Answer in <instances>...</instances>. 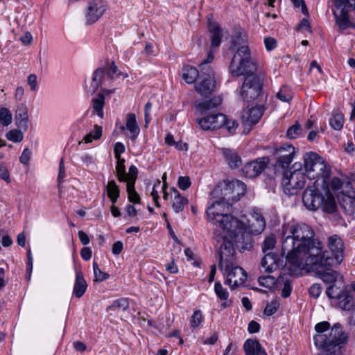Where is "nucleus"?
<instances>
[{"mask_svg": "<svg viewBox=\"0 0 355 355\" xmlns=\"http://www.w3.org/2000/svg\"><path fill=\"white\" fill-rule=\"evenodd\" d=\"M28 108L25 105L21 104L15 111V123L19 129L26 132L28 128Z\"/></svg>", "mask_w": 355, "mask_h": 355, "instance_id": "16", "label": "nucleus"}, {"mask_svg": "<svg viewBox=\"0 0 355 355\" xmlns=\"http://www.w3.org/2000/svg\"><path fill=\"white\" fill-rule=\"evenodd\" d=\"M173 198L172 199V207L177 213L182 211L188 203L187 198L182 196L180 192L175 188L172 189Z\"/></svg>", "mask_w": 355, "mask_h": 355, "instance_id": "25", "label": "nucleus"}, {"mask_svg": "<svg viewBox=\"0 0 355 355\" xmlns=\"http://www.w3.org/2000/svg\"><path fill=\"white\" fill-rule=\"evenodd\" d=\"M302 128L298 123H296L287 130V137L290 139H295L300 136Z\"/></svg>", "mask_w": 355, "mask_h": 355, "instance_id": "54", "label": "nucleus"}, {"mask_svg": "<svg viewBox=\"0 0 355 355\" xmlns=\"http://www.w3.org/2000/svg\"><path fill=\"white\" fill-rule=\"evenodd\" d=\"M11 112L6 107L0 109V123L3 126H8L12 123Z\"/></svg>", "mask_w": 355, "mask_h": 355, "instance_id": "41", "label": "nucleus"}, {"mask_svg": "<svg viewBox=\"0 0 355 355\" xmlns=\"http://www.w3.org/2000/svg\"><path fill=\"white\" fill-rule=\"evenodd\" d=\"M278 307V303L277 302H272L266 306L264 313L268 316L272 315L277 311Z\"/></svg>", "mask_w": 355, "mask_h": 355, "instance_id": "60", "label": "nucleus"}, {"mask_svg": "<svg viewBox=\"0 0 355 355\" xmlns=\"http://www.w3.org/2000/svg\"><path fill=\"white\" fill-rule=\"evenodd\" d=\"M94 274L96 281L103 282L109 277V275L103 272L96 262L93 263Z\"/></svg>", "mask_w": 355, "mask_h": 355, "instance_id": "53", "label": "nucleus"}, {"mask_svg": "<svg viewBox=\"0 0 355 355\" xmlns=\"http://www.w3.org/2000/svg\"><path fill=\"white\" fill-rule=\"evenodd\" d=\"M213 123L210 124L214 130L223 127L226 121V116L221 113L212 114Z\"/></svg>", "mask_w": 355, "mask_h": 355, "instance_id": "43", "label": "nucleus"}, {"mask_svg": "<svg viewBox=\"0 0 355 355\" xmlns=\"http://www.w3.org/2000/svg\"><path fill=\"white\" fill-rule=\"evenodd\" d=\"M318 180H315L312 185H309L304 190L302 201L309 210L315 211L321 208L327 213L336 211V205L334 198L329 189V183L322 184L323 193L318 189Z\"/></svg>", "mask_w": 355, "mask_h": 355, "instance_id": "4", "label": "nucleus"}, {"mask_svg": "<svg viewBox=\"0 0 355 355\" xmlns=\"http://www.w3.org/2000/svg\"><path fill=\"white\" fill-rule=\"evenodd\" d=\"M336 24L341 29H346L350 26V21L348 17V10L343 8L337 9L334 11Z\"/></svg>", "mask_w": 355, "mask_h": 355, "instance_id": "24", "label": "nucleus"}, {"mask_svg": "<svg viewBox=\"0 0 355 355\" xmlns=\"http://www.w3.org/2000/svg\"><path fill=\"white\" fill-rule=\"evenodd\" d=\"M138 175V169L137 168L132 165L129 167L128 173L125 172V181L127 184H135Z\"/></svg>", "mask_w": 355, "mask_h": 355, "instance_id": "44", "label": "nucleus"}, {"mask_svg": "<svg viewBox=\"0 0 355 355\" xmlns=\"http://www.w3.org/2000/svg\"><path fill=\"white\" fill-rule=\"evenodd\" d=\"M231 205L224 199L214 202L207 209V216L209 221L220 229L217 235L218 241H230L234 239L241 241L244 236V225L232 215L229 214Z\"/></svg>", "mask_w": 355, "mask_h": 355, "instance_id": "2", "label": "nucleus"}, {"mask_svg": "<svg viewBox=\"0 0 355 355\" xmlns=\"http://www.w3.org/2000/svg\"><path fill=\"white\" fill-rule=\"evenodd\" d=\"M229 184H232V181L225 180L223 182L220 183L213 191V193H220L223 198L230 200L232 199V196H233V191L232 187H229Z\"/></svg>", "mask_w": 355, "mask_h": 355, "instance_id": "28", "label": "nucleus"}, {"mask_svg": "<svg viewBox=\"0 0 355 355\" xmlns=\"http://www.w3.org/2000/svg\"><path fill=\"white\" fill-rule=\"evenodd\" d=\"M344 291H341L339 287L334 284L327 287L326 293L328 297L335 298L338 300L341 297Z\"/></svg>", "mask_w": 355, "mask_h": 355, "instance_id": "47", "label": "nucleus"}, {"mask_svg": "<svg viewBox=\"0 0 355 355\" xmlns=\"http://www.w3.org/2000/svg\"><path fill=\"white\" fill-rule=\"evenodd\" d=\"M126 189L129 201L133 203H139L140 202V197L135 191V184H126Z\"/></svg>", "mask_w": 355, "mask_h": 355, "instance_id": "48", "label": "nucleus"}, {"mask_svg": "<svg viewBox=\"0 0 355 355\" xmlns=\"http://www.w3.org/2000/svg\"><path fill=\"white\" fill-rule=\"evenodd\" d=\"M102 135V128L99 125H94V130L87 134L83 139L82 141L88 144L94 139H98Z\"/></svg>", "mask_w": 355, "mask_h": 355, "instance_id": "38", "label": "nucleus"}, {"mask_svg": "<svg viewBox=\"0 0 355 355\" xmlns=\"http://www.w3.org/2000/svg\"><path fill=\"white\" fill-rule=\"evenodd\" d=\"M284 285L282 296L284 298L290 296L292 291V282L287 275H279L277 277V286Z\"/></svg>", "mask_w": 355, "mask_h": 355, "instance_id": "33", "label": "nucleus"}, {"mask_svg": "<svg viewBox=\"0 0 355 355\" xmlns=\"http://www.w3.org/2000/svg\"><path fill=\"white\" fill-rule=\"evenodd\" d=\"M228 132L231 134L234 133L238 127V123L235 120L228 119L226 117V121L224 125Z\"/></svg>", "mask_w": 355, "mask_h": 355, "instance_id": "61", "label": "nucleus"}, {"mask_svg": "<svg viewBox=\"0 0 355 355\" xmlns=\"http://www.w3.org/2000/svg\"><path fill=\"white\" fill-rule=\"evenodd\" d=\"M105 105L104 94H98L96 97L92 99V107L93 113L96 114L99 117L103 118V107Z\"/></svg>", "mask_w": 355, "mask_h": 355, "instance_id": "30", "label": "nucleus"}, {"mask_svg": "<svg viewBox=\"0 0 355 355\" xmlns=\"http://www.w3.org/2000/svg\"><path fill=\"white\" fill-rule=\"evenodd\" d=\"M328 245L332 255L330 256L328 252H322V246L321 245L318 259L313 264V266H310L309 270H319L321 267L334 266L339 265L342 262L343 259V243L342 239L337 235L331 236L329 238Z\"/></svg>", "mask_w": 355, "mask_h": 355, "instance_id": "7", "label": "nucleus"}, {"mask_svg": "<svg viewBox=\"0 0 355 355\" xmlns=\"http://www.w3.org/2000/svg\"><path fill=\"white\" fill-rule=\"evenodd\" d=\"M87 284L80 270L76 271V280L73 286V294L77 298L81 297L85 293Z\"/></svg>", "mask_w": 355, "mask_h": 355, "instance_id": "21", "label": "nucleus"}, {"mask_svg": "<svg viewBox=\"0 0 355 355\" xmlns=\"http://www.w3.org/2000/svg\"><path fill=\"white\" fill-rule=\"evenodd\" d=\"M244 225V236L243 239L241 241H236L234 239H229L230 241L232 242V245H234V243H243L247 239H248L249 234H261L265 229L266 222L263 216L259 213L254 212L251 214V216L249 219L247 220L248 225L246 223L241 220H239Z\"/></svg>", "mask_w": 355, "mask_h": 355, "instance_id": "10", "label": "nucleus"}, {"mask_svg": "<svg viewBox=\"0 0 355 355\" xmlns=\"http://www.w3.org/2000/svg\"><path fill=\"white\" fill-rule=\"evenodd\" d=\"M107 6L103 0H92L85 10V17L87 24H92L97 21L104 14Z\"/></svg>", "mask_w": 355, "mask_h": 355, "instance_id": "12", "label": "nucleus"}, {"mask_svg": "<svg viewBox=\"0 0 355 355\" xmlns=\"http://www.w3.org/2000/svg\"><path fill=\"white\" fill-rule=\"evenodd\" d=\"M276 244V238L275 235L270 234L267 236L262 243V251L268 253V251L272 250Z\"/></svg>", "mask_w": 355, "mask_h": 355, "instance_id": "45", "label": "nucleus"}, {"mask_svg": "<svg viewBox=\"0 0 355 355\" xmlns=\"http://www.w3.org/2000/svg\"><path fill=\"white\" fill-rule=\"evenodd\" d=\"M23 130L20 129H12L6 133V138L9 141H12L15 143L21 142L24 139Z\"/></svg>", "mask_w": 355, "mask_h": 355, "instance_id": "40", "label": "nucleus"}, {"mask_svg": "<svg viewBox=\"0 0 355 355\" xmlns=\"http://www.w3.org/2000/svg\"><path fill=\"white\" fill-rule=\"evenodd\" d=\"M278 261V254L268 252L266 253L265 256L261 259V266L264 268L266 272L270 273L277 269L279 266Z\"/></svg>", "mask_w": 355, "mask_h": 355, "instance_id": "19", "label": "nucleus"}, {"mask_svg": "<svg viewBox=\"0 0 355 355\" xmlns=\"http://www.w3.org/2000/svg\"><path fill=\"white\" fill-rule=\"evenodd\" d=\"M214 291L217 297L222 301H224L222 303V306L223 308H227L232 304V300H229V293L220 284V282H217L214 284Z\"/></svg>", "mask_w": 355, "mask_h": 355, "instance_id": "27", "label": "nucleus"}, {"mask_svg": "<svg viewBox=\"0 0 355 355\" xmlns=\"http://www.w3.org/2000/svg\"><path fill=\"white\" fill-rule=\"evenodd\" d=\"M243 349L245 355H267L257 340L248 339L243 345Z\"/></svg>", "mask_w": 355, "mask_h": 355, "instance_id": "20", "label": "nucleus"}, {"mask_svg": "<svg viewBox=\"0 0 355 355\" xmlns=\"http://www.w3.org/2000/svg\"><path fill=\"white\" fill-rule=\"evenodd\" d=\"M125 159L123 158H119L117 159L116 166V177L119 181L121 182H125Z\"/></svg>", "mask_w": 355, "mask_h": 355, "instance_id": "39", "label": "nucleus"}, {"mask_svg": "<svg viewBox=\"0 0 355 355\" xmlns=\"http://www.w3.org/2000/svg\"><path fill=\"white\" fill-rule=\"evenodd\" d=\"M199 76L198 70L193 66L186 65L182 68V78L188 84L194 83Z\"/></svg>", "mask_w": 355, "mask_h": 355, "instance_id": "26", "label": "nucleus"}, {"mask_svg": "<svg viewBox=\"0 0 355 355\" xmlns=\"http://www.w3.org/2000/svg\"><path fill=\"white\" fill-rule=\"evenodd\" d=\"M344 123V116L340 112H334L329 119V124L336 130L342 129Z\"/></svg>", "mask_w": 355, "mask_h": 355, "instance_id": "36", "label": "nucleus"}, {"mask_svg": "<svg viewBox=\"0 0 355 355\" xmlns=\"http://www.w3.org/2000/svg\"><path fill=\"white\" fill-rule=\"evenodd\" d=\"M309 294L314 298H318L321 293V287L318 284H313L309 288Z\"/></svg>", "mask_w": 355, "mask_h": 355, "instance_id": "63", "label": "nucleus"}, {"mask_svg": "<svg viewBox=\"0 0 355 355\" xmlns=\"http://www.w3.org/2000/svg\"><path fill=\"white\" fill-rule=\"evenodd\" d=\"M65 167L64 165V159L62 158L60 161L59 164V173L58 176V187H60L61 184L64 182L65 178Z\"/></svg>", "mask_w": 355, "mask_h": 355, "instance_id": "57", "label": "nucleus"}, {"mask_svg": "<svg viewBox=\"0 0 355 355\" xmlns=\"http://www.w3.org/2000/svg\"><path fill=\"white\" fill-rule=\"evenodd\" d=\"M340 204L345 211L349 214L355 212V198L350 196H345L340 200Z\"/></svg>", "mask_w": 355, "mask_h": 355, "instance_id": "37", "label": "nucleus"}, {"mask_svg": "<svg viewBox=\"0 0 355 355\" xmlns=\"http://www.w3.org/2000/svg\"><path fill=\"white\" fill-rule=\"evenodd\" d=\"M106 191L108 198L110 199L112 204H115L119 197L120 190L119 186L114 180L108 182L106 186Z\"/></svg>", "mask_w": 355, "mask_h": 355, "instance_id": "34", "label": "nucleus"}, {"mask_svg": "<svg viewBox=\"0 0 355 355\" xmlns=\"http://www.w3.org/2000/svg\"><path fill=\"white\" fill-rule=\"evenodd\" d=\"M303 159V170L308 178L318 181L321 180L322 184H324L329 183L330 167L321 156L315 152H309L304 154Z\"/></svg>", "mask_w": 355, "mask_h": 355, "instance_id": "6", "label": "nucleus"}, {"mask_svg": "<svg viewBox=\"0 0 355 355\" xmlns=\"http://www.w3.org/2000/svg\"><path fill=\"white\" fill-rule=\"evenodd\" d=\"M27 83L30 86V90L31 92H35L37 89V78L35 74H30L27 78Z\"/></svg>", "mask_w": 355, "mask_h": 355, "instance_id": "56", "label": "nucleus"}, {"mask_svg": "<svg viewBox=\"0 0 355 355\" xmlns=\"http://www.w3.org/2000/svg\"><path fill=\"white\" fill-rule=\"evenodd\" d=\"M104 69H105V73H107L110 79H114L120 76L118 67L114 61L107 64L105 67H104Z\"/></svg>", "mask_w": 355, "mask_h": 355, "instance_id": "50", "label": "nucleus"}, {"mask_svg": "<svg viewBox=\"0 0 355 355\" xmlns=\"http://www.w3.org/2000/svg\"><path fill=\"white\" fill-rule=\"evenodd\" d=\"M208 26L211 41V47L218 48L220 44L223 37L222 30L218 24L215 22L209 21Z\"/></svg>", "mask_w": 355, "mask_h": 355, "instance_id": "23", "label": "nucleus"}, {"mask_svg": "<svg viewBox=\"0 0 355 355\" xmlns=\"http://www.w3.org/2000/svg\"><path fill=\"white\" fill-rule=\"evenodd\" d=\"M295 155V148L286 145L277 148L274 153L276 157V165L282 168H288L292 162Z\"/></svg>", "mask_w": 355, "mask_h": 355, "instance_id": "13", "label": "nucleus"}, {"mask_svg": "<svg viewBox=\"0 0 355 355\" xmlns=\"http://www.w3.org/2000/svg\"><path fill=\"white\" fill-rule=\"evenodd\" d=\"M203 321V316L200 310H196L190 319L191 328H197Z\"/></svg>", "mask_w": 355, "mask_h": 355, "instance_id": "49", "label": "nucleus"}, {"mask_svg": "<svg viewBox=\"0 0 355 355\" xmlns=\"http://www.w3.org/2000/svg\"><path fill=\"white\" fill-rule=\"evenodd\" d=\"M129 307V302L126 298H120L114 300L112 304L107 307V311L110 314L116 310L125 311Z\"/></svg>", "mask_w": 355, "mask_h": 355, "instance_id": "35", "label": "nucleus"}, {"mask_svg": "<svg viewBox=\"0 0 355 355\" xmlns=\"http://www.w3.org/2000/svg\"><path fill=\"white\" fill-rule=\"evenodd\" d=\"M247 42L248 37L244 32H237L232 37V45L237 47V51L230 63V70L234 76L245 75L254 68Z\"/></svg>", "mask_w": 355, "mask_h": 355, "instance_id": "5", "label": "nucleus"}, {"mask_svg": "<svg viewBox=\"0 0 355 355\" xmlns=\"http://www.w3.org/2000/svg\"><path fill=\"white\" fill-rule=\"evenodd\" d=\"M120 130L123 131L127 130L130 133V138L132 141H135L140 132V128L138 125L136 116L134 113H128L126 116L125 125H121Z\"/></svg>", "mask_w": 355, "mask_h": 355, "instance_id": "17", "label": "nucleus"}, {"mask_svg": "<svg viewBox=\"0 0 355 355\" xmlns=\"http://www.w3.org/2000/svg\"><path fill=\"white\" fill-rule=\"evenodd\" d=\"M306 174L302 164L295 162L284 173L282 186L284 193L287 195H295L302 189L306 183Z\"/></svg>", "mask_w": 355, "mask_h": 355, "instance_id": "8", "label": "nucleus"}, {"mask_svg": "<svg viewBox=\"0 0 355 355\" xmlns=\"http://www.w3.org/2000/svg\"><path fill=\"white\" fill-rule=\"evenodd\" d=\"M277 97L283 102H288L292 99V94L287 87H282L277 93Z\"/></svg>", "mask_w": 355, "mask_h": 355, "instance_id": "51", "label": "nucleus"}, {"mask_svg": "<svg viewBox=\"0 0 355 355\" xmlns=\"http://www.w3.org/2000/svg\"><path fill=\"white\" fill-rule=\"evenodd\" d=\"M31 150L28 148H26L23 150L22 154L20 157V162L24 164H26V165L28 164V163L30 160V158H31Z\"/></svg>", "mask_w": 355, "mask_h": 355, "instance_id": "64", "label": "nucleus"}, {"mask_svg": "<svg viewBox=\"0 0 355 355\" xmlns=\"http://www.w3.org/2000/svg\"><path fill=\"white\" fill-rule=\"evenodd\" d=\"M235 262V249L231 241L223 242L219 249V268L226 275L225 284L235 288L244 284L247 275Z\"/></svg>", "mask_w": 355, "mask_h": 355, "instance_id": "3", "label": "nucleus"}, {"mask_svg": "<svg viewBox=\"0 0 355 355\" xmlns=\"http://www.w3.org/2000/svg\"><path fill=\"white\" fill-rule=\"evenodd\" d=\"M125 152V146L121 142H116L114 144V157L116 159H119L121 157V155Z\"/></svg>", "mask_w": 355, "mask_h": 355, "instance_id": "62", "label": "nucleus"}, {"mask_svg": "<svg viewBox=\"0 0 355 355\" xmlns=\"http://www.w3.org/2000/svg\"><path fill=\"white\" fill-rule=\"evenodd\" d=\"M263 114V108L261 106L247 107L242 112V122L249 125H254L259 121Z\"/></svg>", "mask_w": 355, "mask_h": 355, "instance_id": "15", "label": "nucleus"}, {"mask_svg": "<svg viewBox=\"0 0 355 355\" xmlns=\"http://www.w3.org/2000/svg\"><path fill=\"white\" fill-rule=\"evenodd\" d=\"M282 236L289 273L296 275L301 270H309L321 250V242L315 239L313 229L305 223L289 222L282 225Z\"/></svg>", "mask_w": 355, "mask_h": 355, "instance_id": "1", "label": "nucleus"}, {"mask_svg": "<svg viewBox=\"0 0 355 355\" xmlns=\"http://www.w3.org/2000/svg\"><path fill=\"white\" fill-rule=\"evenodd\" d=\"M336 9L343 8L348 10L349 8L355 10V0H336L335 2Z\"/></svg>", "mask_w": 355, "mask_h": 355, "instance_id": "52", "label": "nucleus"}, {"mask_svg": "<svg viewBox=\"0 0 355 355\" xmlns=\"http://www.w3.org/2000/svg\"><path fill=\"white\" fill-rule=\"evenodd\" d=\"M258 282L261 286L268 288H272L275 284L277 285V278L275 279L271 275L259 277Z\"/></svg>", "mask_w": 355, "mask_h": 355, "instance_id": "42", "label": "nucleus"}, {"mask_svg": "<svg viewBox=\"0 0 355 355\" xmlns=\"http://www.w3.org/2000/svg\"><path fill=\"white\" fill-rule=\"evenodd\" d=\"M0 178L7 183L10 182V178L8 170L6 166L3 163H0Z\"/></svg>", "mask_w": 355, "mask_h": 355, "instance_id": "59", "label": "nucleus"}, {"mask_svg": "<svg viewBox=\"0 0 355 355\" xmlns=\"http://www.w3.org/2000/svg\"><path fill=\"white\" fill-rule=\"evenodd\" d=\"M212 114L207 115L201 119H197L196 121L200 128L203 130H214L212 125L210 124L213 123V120L211 119Z\"/></svg>", "mask_w": 355, "mask_h": 355, "instance_id": "46", "label": "nucleus"}, {"mask_svg": "<svg viewBox=\"0 0 355 355\" xmlns=\"http://www.w3.org/2000/svg\"><path fill=\"white\" fill-rule=\"evenodd\" d=\"M229 187H232L233 196H232V200H238L241 196H243L246 191V186L245 184L239 180H232V184H229Z\"/></svg>", "mask_w": 355, "mask_h": 355, "instance_id": "29", "label": "nucleus"}, {"mask_svg": "<svg viewBox=\"0 0 355 355\" xmlns=\"http://www.w3.org/2000/svg\"><path fill=\"white\" fill-rule=\"evenodd\" d=\"M105 74V69L104 67L97 68L92 74V81L88 91L92 94H94L100 87L102 80L104 78Z\"/></svg>", "mask_w": 355, "mask_h": 355, "instance_id": "22", "label": "nucleus"}, {"mask_svg": "<svg viewBox=\"0 0 355 355\" xmlns=\"http://www.w3.org/2000/svg\"><path fill=\"white\" fill-rule=\"evenodd\" d=\"M223 155L232 168H237L241 165V159L236 152L226 148L223 150Z\"/></svg>", "mask_w": 355, "mask_h": 355, "instance_id": "32", "label": "nucleus"}, {"mask_svg": "<svg viewBox=\"0 0 355 355\" xmlns=\"http://www.w3.org/2000/svg\"><path fill=\"white\" fill-rule=\"evenodd\" d=\"M222 103V98L220 96H214L212 98L205 101L200 103H196V110L201 114H206L209 112L211 111L214 108H216Z\"/></svg>", "mask_w": 355, "mask_h": 355, "instance_id": "18", "label": "nucleus"}, {"mask_svg": "<svg viewBox=\"0 0 355 355\" xmlns=\"http://www.w3.org/2000/svg\"><path fill=\"white\" fill-rule=\"evenodd\" d=\"M327 267H321L319 270H314L320 275V278L327 284H332L336 281L337 273Z\"/></svg>", "mask_w": 355, "mask_h": 355, "instance_id": "31", "label": "nucleus"}, {"mask_svg": "<svg viewBox=\"0 0 355 355\" xmlns=\"http://www.w3.org/2000/svg\"><path fill=\"white\" fill-rule=\"evenodd\" d=\"M214 60V55L212 54L211 52H210L209 54H208V56L207 58L204 60L199 65L200 67V73H207V69L209 68V69H211L209 65L208 64L211 62L212 60Z\"/></svg>", "mask_w": 355, "mask_h": 355, "instance_id": "55", "label": "nucleus"}, {"mask_svg": "<svg viewBox=\"0 0 355 355\" xmlns=\"http://www.w3.org/2000/svg\"><path fill=\"white\" fill-rule=\"evenodd\" d=\"M216 87L214 71L207 69V73H200L199 80L195 84V89L198 94L202 96H207L212 94Z\"/></svg>", "mask_w": 355, "mask_h": 355, "instance_id": "11", "label": "nucleus"}, {"mask_svg": "<svg viewBox=\"0 0 355 355\" xmlns=\"http://www.w3.org/2000/svg\"><path fill=\"white\" fill-rule=\"evenodd\" d=\"M190 178L187 176H180L178 178V184L180 189L186 190L191 186Z\"/></svg>", "mask_w": 355, "mask_h": 355, "instance_id": "58", "label": "nucleus"}, {"mask_svg": "<svg viewBox=\"0 0 355 355\" xmlns=\"http://www.w3.org/2000/svg\"><path fill=\"white\" fill-rule=\"evenodd\" d=\"M269 159L267 157L258 158L247 163L243 168V173L247 178H255L262 173L266 168Z\"/></svg>", "mask_w": 355, "mask_h": 355, "instance_id": "14", "label": "nucleus"}, {"mask_svg": "<svg viewBox=\"0 0 355 355\" xmlns=\"http://www.w3.org/2000/svg\"><path fill=\"white\" fill-rule=\"evenodd\" d=\"M254 70V69H252ZM253 71H251V73ZM247 73V76L243 83L241 96L245 101L250 102L257 98L261 94L262 89V82L261 78L254 75H249ZM246 76V74L245 75Z\"/></svg>", "mask_w": 355, "mask_h": 355, "instance_id": "9", "label": "nucleus"}]
</instances>
